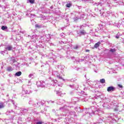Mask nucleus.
I'll list each match as a JSON object with an SVG mask.
<instances>
[{
	"instance_id": "obj_20",
	"label": "nucleus",
	"mask_w": 124,
	"mask_h": 124,
	"mask_svg": "<svg viewBox=\"0 0 124 124\" xmlns=\"http://www.w3.org/2000/svg\"><path fill=\"white\" fill-rule=\"evenodd\" d=\"M31 75H30L29 76V77H31Z\"/></svg>"
},
{
	"instance_id": "obj_13",
	"label": "nucleus",
	"mask_w": 124,
	"mask_h": 124,
	"mask_svg": "<svg viewBox=\"0 0 124 124\" xmlns=\"http://www.w3.org/2000/svg\"><path fill=\"white\" fill-rule=\"evenodd\" d=\"M43 124V122L42 121H39L37 122L36 124Z\"/></svg>"
},
{
	"instance_id": "obj_3",
	"label": "nucleus",
	"mask_w": 124,
	"mask_h": 124,
	"mask_svg": "<svg viewBox=\"0 0 124 124\" xmlns=\"http://www.w3.org/2000/svg\"><path fill=\"white\" fill-rule=\"evenodd\" d=\"M12 46H9L7 47H5V49L7 50V51H11L12 50Z\"/></svg>"
},
{
	"instance_id": "obj_1",
	"label": "nucleus",
	"mask_w": 124,
	"mask_h": 124,
	"mask_svg": "<svg viewBox=\"0 0 124 124\" xmlns=\"http://www.w3.org/2000/svg\"><path fill=\"white\" fill-rule=\"evenodd\" d=\"M114 90H115V88L113 86H110L107 88L108 92H114Z\"/></svg>"
},
{
	"instance_id": "obj_7",
	"label": "nucleus",
	"mask_w": 124,
	"mask_h": 124,
	"mask_svg": "<svg viewBox=\"0 0 124 124\" xmlns=\"http://www.w3.org/2000/svg\"><path fill=\"white\" fill-rule=\"evenodd\" d=\"M71 5H72V4H71V3H67V4H66V6L67 7H68L69 8V7H70L71 6Z\"/></svg>"
},
{
	"instance_id": "obj_9",
	"label": "nucleus",
	"mask_w": 124,
	"mask_h": 124,
	"mask_svg": "<svg viewBox=\"0 0 124 124\" xmlns=\"http://www.w3.org/2000/svg\"><path fill=\"white\" fill-rule=\"evenodd\" d=\"M29 2L30 3L33 4V3H34V0H29Z\"/></svg>"
},
{
	"instance_id": "obj_12",
	"label": "nucleus",
	"mask_w": 124,
	"mask_h": 124,
	"mask_svg": "<svg viewBox=\"0 0 124 124\" xmlns=\"http://www.w3.org/2000/svg\"><path fill=\"white\" fill-rule=\"evenodd\" d=\"M35 28H38V29H40L41 28V27L40 26L38 25V24H36Z\"/></svg>"
},
{
	"instance_id": "obj_11",
	"label": "nucleus",
	"mask_w": 124,
	"mask_h": 124,
	"mask_svg": "<svg viewBox=\"0 0 124 124\" xmlns=\"http://www.w3.org/2000/svg\"><path fill=\"white\" fill-rule=\"evenodd\" d=\"M4 106L3 105V104H1L0 105V109H1L2 108H4Z\"/></svg>"
},
{
	"instance_id": "obj_18",
	"label": "nucleus",
	"mask_w": 124,
	"mask_h": 124,
	"mask_svg": "<svg viewBox=\"0 0 124 124\" xmlns=\"http://www.w3.org/2000/svg\"><path fill=\"white\" fill-rule=\"evenodd\" d=\"M85 52H90V50H89V49H86V50H85Z\"/></svg>"
},
{
	"instance_id": "obj_6",
	"label": "nucleus",
	"mask_w": 124,
	"mask_h": 124,
	"mask_svg": "<svg viewBox=\"0 0 124 124\" xmlns=\"http://www.w3.org/2000/svg\"><path fill=\"white\" fill-rule=\"evenodd\" d=\"M1 29L2 31H5V30H7V26H2Z\"/></svg>"
},
{
	"instance_id": "obj_2",
	"label": "nucleus",
	"mask_w": 124,
	"mask_h": 124,
	"mask_svg": "<svg viewBox=\"0 0 124 124\" xmlns=\"http://www.w3.org/2000/svg\"><path fill=\"white\" fill-rule=\"evenodd\" d=\"M101 44V43L100 42H98L97 43L95 44L94 45V48H98L99 46H100V45Z\"/></svg>"
},
{
	"instance_id": "obj_14",
	"label": "nucleus",
	"mask_w": 124,
	"mask_h": 124,
	"mask_svg": "<svg viewBox=\"0 0 124 124\" xmlns=\"http://www.w3.org/2000/svg\"><path fill=\"white\" fill-rule=\"evenodd\" d=\"M8 71H11V67H9L7 68Z\"/></svg>"
},
{
	"instance_id": "obj_17",
	"label": "nucleus",
	"mask_w": 124,
	"mask_h": 124,
	"mask_svg": "<svg viewBox=\"0 0 124 124\" xmlns=\"http://www.w3.org/2000/svg\"><path fill=\"white\" fill-rule=\"evenodd\" d=\"M115 112H118V109L117 108H114Z\"/></svg>"
},
{
	"instance_id": "obj_16",
	"label": "nucleus",
	"mask_w": 124,
	"mask_h": 124,
	"mask_svg": "<svg viewBox=\"0 0 124 124\" xmlns=\"http://www.w3.org/2000/svg\"><path fill=\"white\" fill-rule=\"evenodd\" d=\"M57 77L59 78V79H62V78L60 77L59 76H57Z\"/></svg>"
},
{
	"instance_id": "obj_15",
	"label": "nucleus",
	"mask_w": 124,
	"mask_h": 124,
	"mask_svg": "<svg viewBox=\"0 0 124 124\" xmlns=\"http://www.w3.org/2000/svg\"><path fill=\"white\" fill-rule=\"evenodd\" d=\"M118 86L119 87V88H123V85L121 84H118Z\"/></svg>"
},
{
	"instance_id": "obj_19",
	"label": "nucleus",
	"mask_w": 124,
	"mask_h": 124,
	"mask_svg": "<svg viewBox=\"0 0 124 124\" xmlns=\"http://www.w3.org/2000/svg\"><path fill=\"white\" fill-rule=\"evenodd\" d=\"M119 37L118 36H116V38H117V39H118V38H119Z\"/></svg>"
},
{
	"instance_id": "obj_5",
	"label": "nucleus",
	"mask_w": 124,
	"mask_h": 124,
	"mask_svg": "<svg viewBox=\"0 0 124 124\" xmlns=\"http://www.w3.org/2000/svg\"><path fill=\"white\" fill-rule=\"evenodd\" d=\"M100 82L101 83V84H105V79H101Z\"/></svg>"
},
{
	"instance_id": "obj_8",
	"label": "nucleus",
	"mask_w": 124,
	"mask_h": 124,
	"mask_svg": "<svg viewBox=\"0 0 124 124\" xmlns=\"http://www.w3.org/2000/svg\"><path fill=\"white\" fill-rule=\"evenodd\" d=\"M109 51L110 52H112V53H114L116 51V49L115 48L111 49Z\"/></svg>"
},
{
	"instance_id": "obj_10",
	"label": "nucleus",
	"mask_w": 124,
	"mask_h": 124,
	"mask_svg": "<svg viewBox=\"0 0 124 124\" xmlns=\"http://www.w3.org/2000/svg\"><path fill=\"white\" fill-rule=\"evenodd\" d=\"M80 33H81V34H83V35H84L85 33H86V32H85V31H84V30L81 31L80 32Z\"/></svg>"
},
{
	"instance_id": "obj_4",
	"label": "nucleus",
	"mask_w": 124,
	"mask_h": 124,
	"mask_svg": "<svg viewBox=\"0 0 124 124\" xmlns=\"http://www.w3.org/2000/svg\"><path fill=\"white\" fill-rule=\"evenodd\" d=\"M22 75V72H18L16 73V76H21Z\"/></svg>"
}]
</instances>
